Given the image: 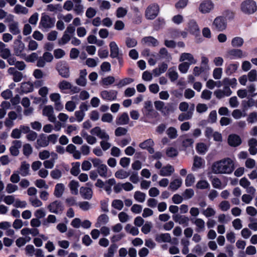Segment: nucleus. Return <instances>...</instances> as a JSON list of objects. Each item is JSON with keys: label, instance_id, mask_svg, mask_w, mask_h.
<instances>
[{"label": "nucleus", "instance_id": "1", "mask_svg": "<svg viewBox=\"0 0 257 257\" xmlns=\"http://www.w3.org/2000/svg\"><path fill=\"white\" fill-rule=\"evenodd\" d=\"M211 170L216 174H230L234 170V162L229 158H224L213 163Z\"/></svg>", "mask_w": 257, "mask_h": 257}, {"label": "nucleus", "instance_id": "2", "mask_svg": "<svg viewBox=\"0 0 257 257\" xmlns=\"http://www.w3.org/2000/svg\"><path fill=\"white\" fill-rule=\"evenodd\" d=\"M241 11L246 15H251L257 11V5L253 0H245L240 5Z\"/></svg>", "mask_w": 257, "mask_h": 257}, {"label": "nucleus", "instance_id": "3", "mask_svg": "<svg viewBox=\"0 0 257 257\" xmlns=\"http://www.w3.org/2000/svg\"><path fill=\"white\" fill-rule=\"evenodd\" d=\"M160 11L159 6L157 4L149 5L145 11V17L148 20H154L158 15Z\"/></svg>", "mask_w": 257, "mask_h": 257}, {"label": "nucleus", "instance_id": "4", "mask_svg": "<svg viewBox=\"0 0 257 257\" xmlns=\"http://www.w3.org/2000/svg\"><path fill=\"white\" fill-rule=\"evenodd\" d=\"M214 8V3L210 0L203 1L198 7L199 11L203 14L209 13Z\"/></svg>", "mask_w": 257, "mask_h": 257}, {"label": "nucleus", "instance_id": "5", "mask_svg": "<svg viewBox=\"0 0 257 257\" xmlns=\"http://www.w3.org/2000/svg\"><path fill=\"white\" fill-rule=\"evenodd\" d=\"M55 22L54 18L49 16L43 14L40 22V26L45 29H49L54 27Z\"/></svg>", "mask_w": 257, "mask_h": 257}, {"label": "nucleus", "instance_id": "6", "mask_svg": "<svg viewBox=\"0 0 257 257\" xmlns=\"http://www.w3.org/2000/svg\"><path fill=\"white\" fill-rule=\"evenodd\" d=\"M226 22L222 17H217L213 21L212 27L218 31H223L226 28Z\"/></svg>", "mask_w": 257, "mask_h": 257}, {"label": "nucleus", "instance_id": "7", "mask_svg": "<svg viewBox=\"0 0 257 257\" xmlns=\"http://www.w3.org/2000/svg\"><path fill=\"white\" fill-rule=\"evenodd\" d=\"M117 92L114 90H103L100 92L101 97L104 100L112 101L117 97Z\"/></svg>", "mask_w": 257, "mask_h": 257}, {"label": "nucleus", "instance_id": "8", "mask_svg": "<svg viewBox=\"0 0 257 257\" xmlns=\"http://www.w3.org/2000/svg\"><path fill=\"white\" fill-rule=\"evenodd\" d=\"M22 37H18V39L14 42V51L15 55L17 56H21L25 50V46L24 43L21 40Z\"/></svg>", "mask_w": 257, "mask_h": 257}, {"label": "nucleus", "instance_id": "9", "mask_svg": "<svg viewBox=\"0 0 257 257\" xmlns=\"http://www.w3.org/2000/svg\"><path fill=\"white\" fill-rule=\"evenodd\" d=\"M56 68L59 74L64 78L69 76V69L68 64L65 62H60L57 65Z\"/></svg>", "mask_w": 257, "mask_h": 257}, {"label": "nucleus", "instance_id": "10", "mask_svg": "<svg viewBox=\"0 0 257 257\" xmlns=\"http://www.w3.org/2000/svg\"><path fill=\"white\" fill-rule=\"evenodd\" d=\"M232 91L227 86L223 87V89H216L214 92V95L218 99H222L225 97H228L232 94Z\"/></svg>", "mask_w": 257, "mask_h": 257}, {"label": "nucleus", "instance_id": "11", "mask_svg": "<svg viewBox=\"0 0 257 257\" xmlns=\"http://www.w3.org/2000/svg\"><path fill=\"white\" fill-rule=\"evenodd\" d=\"M90 133L92 135L97 136L98 138H99L101 140H109V139H110L109 136L105 132V131L104 130H102L99 126H96V127L93 128L90 131Z\"/></svg>", "mask_w": 257, "mask_h": 257}, {"label": "nucleus", "instance_id": "12", "mask_svg": "<svg viewBox=\"0 0 257 257\" xmlns=\"http://www.w3.org/2000/svg\"><path fill=\"white\" fill-rule=\"evenodd\" d=\"M47 208L50 212L55 214H59L63 210L62 203L58 200L51 203Z\"/></svg>", "mask_w": 257, "mask_h": 257}, {"label": "nucleus", "instance_id": "13", "mask_svg": "<svg viewBox=\"0 0 257 257\" xmlns=\"http://www.w3.org/2000/svg\"><path fill=\"white\" fill-rule=\"evenodd\" d=\"M9 17L12 20L8 25L9 32L14 35H19L21 33V29L19 23L13 21L14 16L13 15H10Z\"/></svg>", "mask_w": 257, "mask_h": 257}, {"label": "nucleus", "instance_id": "14", "mask_svg": "<svg viewBox=\"0 0 257 257\" xmlns=\"http://www.w3.org/2000/svg\"><path fill=\"white\" fill-rule=\"evenodd\" d=\"M54 113V108L51 105H46L43 109V115L47 116L48 120L52 122H55L56 120Z\"/></svg>", "mask_w": 257, "mask_h": 257}, {"label": "nucleus", "instance_id": "15", "mask_svg": "<svg viewBox=\"0 0 257 257\" xmlns=\"http://www.w3.org/2000/svg\"><path fill=\"white\" fill-rule=\"evenodd\" d=\"M50 99L54 102L55 108L58 111L61 110L63 108V105L61 103L60 99L61 96L58 93H53L50 95Z\"/></svg>", "mask_w": 257, "mask_h": 257}, {"label": "nucleus", "instance_id": "16", "mask_svg": "<svg viewBox=\"0 0 257 257\" xmlns=\"http://www.w3.org/2000/svg\"><path fill=\"white\" fill-rule=\"evenodd\" d=\"M227 56L231 59L242 58L246 55L240 49H232L227 52Z\"/></svg>", "mask_w": 257, "mask_h": 257}, {"label": "nucleus", "instance_id": "17", "mask_svg": "<svg viewBox=\"0 0 257 257\" xmlns=\"http://www.w3.org/2000/svg\"><path fill=\"white\" fill-rule=\"evenodd\" d=\"M109 46L110 52V56L112 58H118L119 56L122 55L117 45L115 42H110L109 44Z\"/></svg>", "mask_w": 257, "mask_h": 257}, {"label": "nucleus", "instance_id": "18", "mask_svg": "<svg viewBox=\"0 0 257 257\" xmlns=\"http://www.w3.org/2000/svg\"><path fill=\"white\" fill-rule=\"evenodd\" d=\"M187 30L190 33L195 36H197L200 34L199 27L197 22L193 20L189 22Z\"/></svg>", "mask_w": 257, "mask_h": 257}, {"label": "nucleus", "instance_id": "19", "mask_svg": "<svg viewBox=\"0 0 257 257\" xmlns=\"http://www.w3.org/2000/svg\"><path fill=\"white\" fill-rule=\"evenodd\" d=\"M240 137L236 134H231L228 138V143L231 147H237L241 144Z\"/></svg>", "mask_w": 257, "mask_h": 257}, {"label": "nucleus", "instance_id": "20", "mask_svg": "<svg viewBox=\"0 0 257 257\" xmlns=\"http://www.w3.org/2000/svg\"><path fill=\"white\" fill-rule=\"evenodd\" d=\"M180 62H184L185 61H188V64L190 65L195 64L197 61L194 58L193 55L189 53H183L181 54L179 59Z\"/></svg>", "mask_w": 257, "mask_h": 257}, {"label": "nucleus", "instance_id": "21", "mask_svg": "<svg viewBox=\"0 0 257 257\" xmlns=\"http://www.w3.org/2000/svg\"><path fill=\"white\" fill-rule=\"evenodd\" d=\"M173 219L175 222L178 223L180 225H182L184 226H187L188 225L189 219V218L186 216L177 214L173 216Z\"/></svg>", "mask_w": 257, "mask_h": 257}, {"label": "nucleus", "instance_id": "22", "mask_svg": "<svg viewBox=\"0 0 257 257\" xmlns=\"http://www.w3.org/2000/svg\"><path fill=\"white\" fill-rule=\"evenodd\" d=\"M80 194L85 199L90 200L93 195V191L89 187H81L80 189Z\"/></svg>", "mask_w": 257, "mask_h": 257}, {"label": "nucleus", "instance_id": "23", "mask_svg": "<svg viewBox=\"0 0 257 257\" xmlns=\"http://www.w3.org/2000/svg\"><path fill=\"white\" fill-rule=\"evenodd\" d=\"M174 172V169L172 166L168 164L163 167L160 171L159 174L162 176H170Z\"/></svg>", "mask_w": 257, "mask_h": 257}, {"label": "nucleus", "instance_id": "24", "mask_svg": "<svg viewBox=\"0 0 257 257\" xmlns=\"http://www.w3.org/2000/svg\"><path fill=\"white\" fill-rule=\"evenodd\" d=\"M65 187L62 183H57L55 186L54 191V195L57 198H60L62 196Z\"/></svg>", "mask_w": 257, "mask_h": 257}, {"label": "nucleus", "instance_id": "25", "mask_svg": "<svg viewBox=\"0 0 257 257\" xmlns=\"http://www.w3.org/2000/svg\"><path fill=\"white\" fill-rule=\"evenodd\" d=\"M191 221L197 227L196 231L198 232L202 231L205 228V221L201 218H196L192 219Z\"/></svg>", "mask_w": 257, "mask_h": 257}, {"label": "nucleus", "instance_id": "26", "mask_svg": "<svg viewBox=\"0 0 257 257\" xmlns=\"http://www.w3.org/2000/svg\"><path fill=\"white\" fill-rule=\"evenodd\" d=\"M155 239L158 242H170L171 236L168 233H161L158 234Z\"/></svg>", "mask_w": 257, "mask_h": 257}, {"label": "nucleus", "instance_id": "27", "mask_svg": "<svg viewBox=\"0 0 257 257\" xmlns=\"http://www.w3.org/2000/svg\"><path fill=\"white\" fill-rule=\"evenodd\" d=\"M130 118L126 112H123L116 119V123L118 125H125L128 123Z\"/></svg>", "mask_w": 257, "mask_h": 257}, {"label": "nucleus", "instance_id": "28", "mask_svg": "<svg viewBox=\"0 0 257 257\" xmlns=\"http://www.w3.org/2000/svg\"><path fill=\"white\" fill-rule=\"evenodd\" d=\"M142 42L149 46H157L159 45L158 41L152 36L146 37L142 39Z\"/></svg>", "mask_w": 257, "mask_h": 257}, {"label": "nucleus", "instance_id": "29", "mask_svg": "<svg viewBox=\"0 0 257 257\" xmlns=\"http://www.w3.org/2000/svg\"><path fill=\"white\" fill-rule=\"evenodd\" d=\"M30 164L23 162L22 163L21 167L19 169V173L23 177L27 176L29 174Z\"/></svg>", "mask_w": 257, "mask_h": 257}, {"label": "nucleus", "instance_id": "30", "mask_svg": "<svg viewBox=\"0 0 257 257\" xmlns=\"http://www.w3.org/2000/svg\"><path fill=\"white\" fill-rule=\"evenodd\" d=\"M37 146L39 147H46L49 145V141L44 134H42L37 140Z\"/></svg>", "mask_w": 257, "mask_h": 257}, {"label": "nucleus", "instance_id": "31", "mask_svg": "<svg viewBox=\"0 0 257 257\" xmlns=\"http://www.w3.org/2000/svg\"><path fill=\"white\" fill-rule=\"evenodd\" d=\"M115 183L116 181L114 178L109 179L105 182L104 189L108 195L111 194L112 192L111 187L115 184Z\"/></svg>", "mask_w": 257, "mask_h": 257}, {"label": "nucleus", "instance_id": "32", "mask_svg": "<svg viewBox=\"0 0 257 257\" xmlns=\"http://www.w3.org/2000/svg\"><path fill=\"white\" fill-rule=\"evenodd\" d=\"M68 186L71 191V193L74 195H77L78 193V188L79 187V182L75 180H72L70 182Z\"/></svg>", "mask_w": 257, "mask_h": 257}, {"label": "nucleus", "instance_id": "33", "mask_svg": "<svg viewBox=\"0 0 257 257\" xmlns=\"http://www.w3.org/2000/svg\"><path fill=\"white\" fill-rule=\"evenodd\" d=\"M109 221V217L106 214H101L97 218V222L95 223L96 227H100L101 225L106 224Z\"/></svg>", "mask_w": 257, "mask_h": 257}, {"label": "nucleus", "instance_id": "34", "mask_svg": "<svg viewBox=\"0 0 257 257\" xmlns=\"http://www.w3.org/2000/svg\"><path fill=\"white\" fill-rule=\"evenodd\" d=\"M222 84L224 86L231 87L234 88L237 85V80L235 78H225L222 80Z\"/></svg>", "mask_w": 257, "mask_h": 257}, {"label": "nucleus", "instance_id": "35", "mask_svg": "<svg viewBox=\"0 0 257 257\" xmlns=\"http://www.w3.org/2000/svg\"><path fill=\"white\" fill-rule=\"evenodd\" d=\"M14 12L18 15H26L28 13L29 10L21 5L17 4L14 9Z\"/></svg>", "mask_w": 257, "mask_h": 257}, {"label": "nucleus", "instance_id": "36", "mask_svg": "<svg viewBox=\"0 0 257 257\" xmlns=\"http://www.w3.org/2000/svg\"><path fill=\"white\" fill-rule=\"evenodd\" d=\"M21 90L22 92L27 93L33 90V85L30 82H24L21 84Z\"/></svg>", "mask_w": 257, "mask_h": 257}, {"label": "nucleus", "instance_id": "37", "mask_svg": "<svg viewBox=\"0 0 257 257\" xmlns=\"http://www.w3.org/2000/svg\"><path fill=\"white\" fill-rule=\"evenodd\" d=\"M182 184V180L181 179H176L170 183L169 188L173 191H175L181 186Z\"/></svg>", "mask_w": 257, "mask_h": 257}, {"label": "nucleus", "instance_id": "38", "mask_svg": "<svg viewBox=\"0 0 257 257\" xmlns=\"http://www.w3.org/2000/svg\"><path fill=\"white\" fill-rule=\"evenodd\" d=\"M130 175L129 172L122 169L117 171L114 174L115 177L119 179H125L127 178Z\"/></svg>", "mask_w": 257, "mask_h": 257}, {"label": "nucleus", "instance_id": "39", "mask_svg": "<svg viewBox=\"0 0 257 257\" xmlns=\"http://www.w3.org/2000/svg\"><path fill=\"white\" fill-rule=\"evenodd\" d=\"M117 248L118 246L116 244H111L108 248L107 252L104 254V257H113L114 253L116 252Z\"/></svg>", "mask_w": 257, "mask_h": 257}, {"label": "nucleus", "instance_id": "40", "mask_svg": "<svg viewBox=\"0 0 257 257\" xmlns=\"http://www.w3.org/2000/svg\"><path fill=\"white\" fill-rule=\"evenodd\" d=\"M201 212L202 214L207 218L212 217L216 214L215 210L210 207H208L205 209H202Z\"/></svg>", "mask_w": 257, "mask_h": 257}, {"label": "nucleus", "instance_id": "41", "mask_svg": "<svg viewBox=\"0 0 257 257\" xmlns=\"http://www.w3.org/2000/svg\"><path fill=\"white\" fill-rule=\"evenodd\" d=\"M146 197L145 193L139 191H136L134 193V198L139 202H144L146 199Z\"/></svg>", "mask_w": 257, "mask_h": 257}, {"label": "nucleus", "instance_id": "42", "mask_svg": "<svg viewBox=\"0 0 257 257\" xmlns=\"http://www.w3.org/2000/svg\"><path fill=\"white\" fill-rule=\"evenodd\" d=\"M246 90H247L248 97H252L257 95V93L255 92V85L253 83L250 84L248 85Z\"/></svg>", "mask_w": 257, "mask_h": 257}, {"label": "nucleus", "instance_id": "43", "mask_svg": "<svg viewBox=\"0 0 257 257\" xmlns=\"http://www.w3.org/2000/svg\"><path fill=\"white\" fill-rule=\"evenodd\" d=\"M154 142L151 139L145 140L139 144V147L142 149H147L151 146H154Z\"/></svg>", "mask_w": 257, "mask_h": 257}, {"label": "nucleus", "instance_id": "44", "mask_svg": "<svg viewBox=\"0 0 257 257\" xmlns=\"http://www.w3.org/2000/svg\"><path fill=\"white\" fill-rule=\"evenodd\" d=\"M80 163L79 162L73 163V166L70 170L71 174L75 176H78L80 172Z\"/></svg>", "mask_w": 257, "mask_h": 257}, {"label": "nucleus", "instance_id": "45", "mask_svg": "<svg viewBox=\"0 0 257 257\" xmlns=\"http://www.w3.org/2000/svg\"><path fill=\"white\" fill-rule=\"evenodd\" d=\"M243 39L239 37H236L232 39L231 45L234 47H240L243 44Z\"/></svg>", "mask_w": 257, "mask_h": 257}, {"label": "nucleus", "instance_id": "46", "mask_svg": "<svg viewBox=\"0 0 257 257\" xmlns=\"http://www.w3.org/2000/svg\"><path fill=\"white\" fill-rule=\"evenodd\" d=\"M97 172L99 175L102 177L106 178L107 176V167L106 165L102 164L97 169Z\"/></svg>", "mask_w": 257, "mask_h": 257}, {"label": "nucleus", "instance_id": "47", "mask_svg": "<svg viewBox=\"0 0 257 257\" xmlns=\"http://www.w3.org/2000/svg\"><path fill=\"white\" fill-rule=\"evenodd\" d=\"M84 7L82 4L74 5L73 11L77 15H82L84 13Z\"/></svg>", "mask_w": 257, "mask_h": 257}, {"label": "nucleus", "instance_id": "48", "mask_svg": "<svg viewBox=\"0 0 257 257\" xmlns=\"http://www.w3.org/2000/svg\"><path fill=\"white\" fill-rule=\"evenodd\" d=\"M238 67V64H230L228 65L226 69V73L227 75H230L234 73Z\"/></svg>", "mask_w": 257, "mask_h": 257}, {"label": "nucleus", "instance_id": "49", "mask_svg": "<svg viewBox=\"0 0 257 257\" xmlns=\"http://www.w3.org/2000/svg\"><path fill=\"white\" fill-rule=\"evenodd\" d=\"M111 206L116 209L121 210L123 207V203L121 200L114 199L111 203Z\"/></svg>", "mask_w": 257, "mask_h": 257}, {"label": "nucleus", "instance_id": "50", "mask_svg": "<svg viewBox=\"0 0 257 257\" xmlns=\"http://www.w3.org/2000/svg\"><path fill=\"white\" fill-rule=\"evenodd\" d=\"M192 115L193 111L191 110H189L186 113H183L180 114L179 115L178 119L181 121H183L185 120H188L192 117Z\"/></svg>", "mask_w": 257, "mask_h": 257}, {"label": "nucleus", "instance_id": "51", "mask_svg": "<svg viewBox=\"0 0 257 257\" xmlns=\"http://www.w3.org/2000/svg\"><path fill=\"white\" fill-rule=\"evenodd\" d=\"M248 80L250 82L257 81V71L255 69H252L247 74Z\"/></svg>", "mask_w": 257, "mask_h": 257}, {"label": "nucleus", "instance_id": "52", "mask_svg": "<svg viewBox=\"0 0 257 257\" xmlns=\"http://www.w3.org/2000/svg\"><path fill=\"white\" fill-rule=\"evenodd\" d=\"M167 134L171 139H174L177 137V131L173 127H170L167 130Z\"/></svg>", "mask_w": 257, "mask_h": 257}, {"label": "nucleus", "instance_id": "53", "mask_svg": "<svg viewBox=\"0 0 257 257\" xmlns=\"http://www.w3.org/2000/svg\"><path fill=\"white\" fill-rule=\"evenodd\" d=\"M168 75L171 81L173 82L176 80L178 78V74L173 68L169 69Z\"/></svg>", "mask_w": 257, "mask_h": 257}, {"label": "nucleus", "instance_id": "54", "mask_svg": "<svg viewBox=\"0 0 257 257\" xmlns=\"http://www.w3.org/2000/svg\"><path fill=\"white\" fill-rule=\"evenodd\" d=\"M18 186L12 183H8L6 187V191L9 194H12L18 190Z\"/></svg>", "mask_w": 257, "mask_h": 257}, {"label": "nucleus", "instance_id": "55", "mask_svg": "<svg viewBox=\"0 0 257 257\" xmlns=\"http://www.w3.org/2000/svg\"><path fill=\"white\" fill-rule=\"evenodd\" d=\"M47 9L50 12H61L62 8L60 4L53 5L50 4L47 6Z\"/></svg>", "mask_w": 257, "mask_h": 257}, {"label": "nucleus", "instance_id": "56", "mask_svg": "<svg viewBox=\"0 0 257 257\" xmlns=\"http://www.w3.org/2000/svg\"><path fill=\"white\" fill-rule=\"evenodd\" d=\"M31 204L34 207H39L43 205L42 202L38 198L31 197L29 198Z\"/></svg>", "mask_w": 257, "mask_h": 257}, {"label": "nucleus", "instance_id": "57", "mask_svg": "<svg viewBox=\"0 0 257 257\" xmlns=\"http://www.w3.org/2000/svg\"><path fill=\"white\" fill-rule=\"evenodd\" d=\"M58 86L61 90L70 89L72 88L71 84L66 80H63L60 82Z\"/></svg>", "mask_w": 257, "mask_h": 257}, {"label": "nucleus", "instance_id": "58", "mask_svg": "<svg viewBox=\"0 0 257 257\" xmlns=\"http://www.w3.org/2000/svg\"><path fill=\"white\" fill-rule=\"evenodd\" d=\"M134 81V79L131 78H125L123 79L120 80L118 83L116 84V86L121 88L125 85L129 84Z\"/></svg>", "mask_w": 257, "mask_h": 257}, {"label": "nucleus", "instance_id": "59", "mask_svg": "<svg viewBox=\"0 0 257 257\" xmlns=\"http://www.w3.org/2000/svg\"><path fill=\"white\" fill-rule=\"evenodd\" d=\"M191 65L188 64L187 62H183L180 64L178 66V69L180 72L182 73H186Z\"/></svg>", "mask_w": 257, "mask_h": 257}, {"label": "nucleus", "instance_id": "60", "mask_svg": "<svg viewBox=\"0 0 257 257\" xmlns=\"http://www.w3.org/2000/svg\"><path fill=\"white\" fill-rule=\"evenodd\" d=\"M195 181L194 176L192 174H188L185 179V185L187 187H190L193 185Z\"/></svg>", "mask_w": 257, "mask_h": 257}, {"label": "nucleus", "instance_id": "61", "mask_svg": "<svg viewBox=\"0 0 257 257\" xmlns=\"http://www.w3.org/2000/svg\"><path fill=\"white\" fill-rule=\"evenodd\" d=\"M196 150L199 154H204L207 151V147L203 143H198L196 146Z\"/></svg>", "mask_w": 257, "mask_h": 257}, {"label": "nucleus", "instance_id": "62", "mask_svg": "<svg viewBox=\"0 0 257 257\" xmlns=\"http://www.w3.org/2000/svg\"><path fill=\"white\" fill-rule=\"evenodd\" d=\"M115 78L114 77L109 76L103 78L102 80V84L104 86H108L114 83Z\"/></svg>", "mask_w": 257, "mask_h": 257}, {"label": "nucleus", "instance_id": "63", "mask_svg": "<svg viewBox=\"0 0 257 257\" xmlns=\"http://www.w3.org/2000/svg\"><path fill=\"white\" fill-rule=\"evenodd\" d=\"M71 36L64 32L62 38L59 40V44L60 45H65L71 39Z\"/></svg>", "mask_w": 257, "mask_h": 257}, {"label": "nucleus", "instance_id": "64", "mask_svg": "<svg viewBox=\"0 0 257 257\" xmlns=\"http://www.w3.org/2000/svg\"><path fill=\"white\" fill-rule=\"evenodd\" d=\"M137 41L134 38L127 37L125 39V44L128 48L135 47L137 45Z\"/></svg>", "mask_w": 257, "mask_h": 257}]
</instances>
